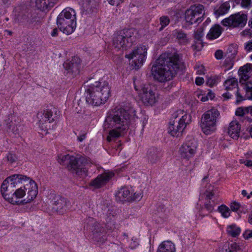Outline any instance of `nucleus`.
<instances>
[{
    "label": "nucleus",
    "instance_id": "nucleus-1",
    "mask_svg": "<svg viewBox=\"0 0 252 252\" xmlns=\"http://www.w3.org/2000/svg\"><path fill=\"white\" fill-rule=\"evenodd\" d=\"M4 198L12 204H24L31 202L38 193L34 181L22 174H13L6 178L1 186Z\"/></svg>",
    "mask_w": 252,
    "mask_h": 252
},
{
    "label": "nucleus",
    "instance_id": "nucleus-2",
    "mask_svg": "<svg viewBox=\"0 0 252 252\" xmlns=\"http://www.w3.org/2000/svg\"><path fill=\"white\" fill-rule=\"evenodd\" d=\"M137 117L135 110L132 107H121L107 114L104 122L105 127L112 128L107 139L111 142L124 134Z\"/></svg>",
    "mask_w": 252,
    "mask_h": 252
},
{
    "label": "nucleus",
    "instance_id": "nucleus-3",
    "mask_svg": "<svg viewBox=\"0 0 252 252\" xmlns=\"http://www.w3.org/2000/svg\"><path fill=\"white\" fill-rule=\"evenodd\" d=\"M182 63L176 54L164 53L156 60L151 68V74L154 79L159 82L171 80Z\"/></svg>",
    "mask_w": 252,
    "mask_h": 252
},
{
    "label": "nucleus",
    "instance_id": "nucleus-4",
    "mask_svg": "<svg viewBox=\"0 0 252 252\" xmlns=\"http://www.w3.org/2000/svg\"><path fill=\"white\" fill-rule=\"evenodd\" d=\"M111 86L102 79L94 82L86 90V102L94 106L105 103L111 95Z\"/></svg>",
    "mask_w": 252,
    "mask_h": 252
},
{
    "label": "nucleus",
    "instance_id": "nucleus-5",
    "mask_svg": "<svg viewBox=\"0 0 252 252\" xmlns=\"http://www.w3.org/2000/svg\"><path fill=\"white\" fill-rule=\"evenodd\" d=\"M57 24L59 30L63 33L69 35L76 28V13L70 7L64 8L57 18Z\"/></svg>",
    "mask_w": 252,
    "mask_h": 252
},
{
    "label": "nucleus",
    "instance_id": "nucleus-6",
    "mask_svg": "<svg viewBox=\"0 0 252 252\" xmlns=\"http://www.w3.org/2000/svg\"><path fill=\"white\" fill-rule=\"evenodd\" d=\"M62 161L63 163L66 161L69 170L82 177L87 176L88 167L92 163L89 159L85 157L76 158L69 155L63 156Z\"/></svg>",
    "mask_w": 252,
    "mask_h": 252
},
{
    "label": "nucleus",
    "instance_id": "nucleus-7",
    "mask_svg": "<svg viewBox=\"0 0 252 252\" xmlns=\"http://www.w3.org/2000/svg\"><path fill=\"white\" fill-rule=\"evenodd\" d=\"M174 119L169 122L168 133L173 137H180L191 122V117L183 110H179L173 115Z\"/></svg>",
    "mask_w": 252,
    "mask_h": 252
},
{
    "label": "nucleus",
    "instance_id": "nucleus-8",
    "mask_svg": "<svg viewBox=\"0 0 252 252\" xmlns=\"http://www.w3.org/2000/svg\"><path fill=\"white\" fill-rule=\"evenodd\" d=\"M135 39L134 30H124L114 34L113 46L117 49L126 50L132 46Z\"/></svg>",
    "mask_w": 252,
    "mask_h": 252
},
{
    "label": "nucleus",
    "instance_id": "nucleus-9",
    "mask_svg": "<svg viewBox=\"0 0 252 252\" xmlns=\"http://www.w3.org/2000/svg\"><path fill=\"white\" fill-rule=\"evenodd\" d=\"M220 115L219 111L215 108L208 110L202 115L200 125L204 134H211L216 130Z\"/></svg>",
    "mask_w": 252,
    "mask_h": 252
},
{
    "label": "nucleus",
    "instance_id": "nucleus-10",
    "mask_svg": "<svg viewBox=\"0 0 252 252\" xmlns=\"http://www.w3.org/2000/svg\"><path fill=\"white\" fill-rule=\"evenodd\" d=\"M207 179L208 176H205L202 180V186H205V189H202L200 193L204 196L206 200L205 208L208 212H210L213 210L214 207L217 203L218 195L214 187L207 183Z\"/></svg>",
    "mask_w": 252,
    "mask_h": 252
},
{
    "label": "nucleus",
    "instance_id": "nucleus-11",
    "mask_svg": "<svg viewBox=\"0 0 252 252\" xmlns=\"http://www.w3.org/2000/svg\"><path fill=\"white\" fill-rule=\"evenodd\" d=\"M147 55V47L145 45L136 47L131 53L126 54L125 58L132 60L131 65L135 69H139L145 62Z\"/></svg>",
    "mask_w": 252,
    "mask_h": 252
},
{
    "label": "nucleus",
    "instance_id": "nucleus-12",
    "mask_svg": "<svg viewBox=\"0 0 252 252\" xmlns=\"http://www.w3.org/2000/svg\"><path fill=\"white\" fill-rule=\"evenodd\" d=\"M197 147V143L195 139L187 138L179 149V154L181 158L186 161H189L196 154Z\"/></svg>",
    "mask_w": 252,
    "mask_h": 252
},
{
    "label": "nucleus",
    "instance_id": "nucleus-13",
    "mask_svg": "<svg viewBox=\"0 0 252 252\" xmlns=\"http://www.w3.org/2000/svg\"><path fill=\"white\" fill-rule=\"evenodd\" d=\"M139 96L146 106H152L158 100V95L156 89L151 85H144L139 93Z\"/></svg>",
    "mask_w": 252,
    "mask_h": 252
},
{
    "label": "nucleus",
    "instance_id": "nucleus-14",
    "mask_svg": "<svg viewBox=\"0 0 252 252\" xmlns=\"http://www.w3.org/2000/svg\"><path fill=\"white\" fill-rule=\"evenodd\" d=\"M204 13L203 5L200 4L192 5L185 12V20L189 25L197 22L200 23L202 21V18Z\"/></svg>",
    "mask_w": 252,
    "mask_h": 252
},
{
    "label": "nucleus",
    "instance_id": "nucleus-15",
    "mask_svg": "<svg viewBox=\"0 0 252 252\" xmlns=\"http://www.w3.org/2000/svg\"><path fill=\"white\" fill-rule=\"evenodd\" d=\"M247 20L248 16L247 14L238 12L224 19L221 23L225 27L233 28H243L246 25Z\"/></svg>",
    "mask_w": 252,
    "mask_h": 252
},
{
    "label": "nucleus",
    "instance_id": "nucleus-16",
    "mask_svg": "<svg viewBox=\"0 0 252 252\" xmlns=\"http://www.w3.org/2000/svg\"><path fill=\"white\" fill-rule=\"evenodd\" d=\"M92 239L98 245L104 243L107 240L106 231L103 226L99 222H95L91 228Z\"/></svg>",
    "mask_w": 252,
    "mask_h": 252
},
{
    "label": "nucleus",
    "instance_id": "nucleus-17",
    "mask_svg": "<svg viewBox=\"0 0 252 252\" xmlns=\"http://www.w3.org/2000/svg\"><path fill=\"white\" fill-rule=\"evenodd\" d=\"M114 176L112 172H105L98 175L95 179L92 181L90 186L94 188H100L105 185Z\"/></svg>",
    "mask_w": 252,
    "mask_h": 252
},
{
    "label": "nucleus",
    "instance_id": "nucleus-18",
    "mask_svg": "<svg viewBox=\"0 0 252 252\" xmlns=\"http://www.w3.org/2000/svg\"><path fill=\"white\" fill-rule=\"evenodd\" d=\"M80 59L78 57H73L70 60H67L63 63L65 69L68 73L78 74L80 71Z\"/></svg>",
    "mask_w": 252,
    "mask_h": 252
},
{
    "label": "nucleus",
    "instance_id": "nucleus-19",
    "mask_svg": "<svg viewBox=\"0 0 252 252\" xmlns=\"http://www.w3.org/2000/svg\"><path fill=\"white\" fill-rule=\"evenodd\" d=\"M133 190L131 188L123 187L115 193L116 199L117 201L124 202L131 201Z\"/></svg>",
    "mask_w": 252,
    "mask_h": 252
},
{
    "label": "nucleus",
    "instance_id": "nucleus-20",
    "mask_svg": "<svg viewBox=\"0 0 252 252\" xmlns=\"http://www.w3.org/2000/svg\"><path fill=\"white\" fill-rule=\"evenodd\" d=\"M69 203L66 198L59 195H55L53 203V209L59 213H63L66 211Z\"/></svg>",
    "mask_w": 252,
    "mask_h": 252
},
{
    "label": "nucleus",
    "instance_id": "nucleus-21",
    "mask_svg": "<svg viewBox=\"0 0 252 252\" xmlns=\"http://www.w3.org/2000/svg\"><path fill=\"white\" fill-rule=\"evenodd\" d=\"M238 85L237 79L235 78H231L226 80L224 83V86L227 92L223 93L222 94V96L226 100L231 98L232 95L228 92V91L233 90H236V91L238 89Z\"/></svg>",
    "mask_w": 252,
    "mask_h": 252
},
{
    "label": "nucleus",
    "instance_id": "nucleus-22",
    "mask_svg": "<svg viewBox=\"0 0 252 252\" xmlns=\"http://www.w3.org/2000/svg\"><path fill=\"white\" fill-rule=\"evenodd\" d=\"M99 1L100 0H82V9L87 13L95 12L98 7Z\"/></svg>",
    "mask_w": 252,
    "mask_h": 252
},
{
    "label": "nucleus",
    "instance_id": "nucleus-23",
    "mask_svg": "<svg viewBox=\"0 0 252 252\" xmlns=\"http://www.w3.org/2000/svg\"><path fill=\"white\" fill-rule=\"evenodd\" d=\"M241 126L237 121H232L229 125L227 129L228 135L233 139H238L240 136Z\"/></svg>",
    "mask_w": 252,
    "mask_h": 252
},
{
    "label": "nucleus",
    "instance_id": "nucleus-24",
    "mask_svg": "<svg viewBox=\"0 0 252 252\" xmlns=\"http://www.w3.org/2000/svg\"><path fill=\"white\" fill-rule=\"evenodd\" d=\"M162 157V154L156 148L152 147L149 149L147 158L149 162L152 164L156 163Z\"/></svg>",
    "mask_w": 252,
    "mask_h": 252
},
{
    "label": "nucleus",
    "instance_id": "nucleus-25",
    "mask_svg": "<svg viewBox=\"0 0 252 252\" xmlns=\"http://www.w3.org/2000/svg\"><path fill=\"white\" fill-rule=\"evenodd\" d=\"M57 0H35V4L36 7L42 10H48L53 7Z\"/></svg>",
    "mask_w": 252,
    "mask_h": 252
},
{
    "label": "nucleus",
    "instance_id": "nucleus-26",
    "mask_svg": "<svg viewBox=\"0 0 252 252\" xmlns=\"http://www.w3.org/2000/svg\"><path fill=\"white\" fill-rule=\"evenodd\" d=\"M252 72V70L250 64H247L241 67L238 71L239 75L240 76V81H246L248 80Z\"/></svg>",
    "mask_w": 252,
    "mask_h": 252
},
{
    "label": "nucleus",
    "instance_id": "nucleus-27",
    "mask_svg": "<svg viewBox=\"0 0 252 252\" xmlns=\"http://www.w3.org/2000/svg\"><path fill=\"white\" fill-rule=\"evenodd\" d=\"M175 245L170 241L162 242L158 246L157 252H175Z\"/></svg>",
    "mask_w": 252,
    "mask_h": 252
},
{
    "label": "nucleus",
    "instance_id": "nucleus-28",
    "mask_svg": "<svg viewBox=\"0 0 252 252\" xmlns=\"http://www.w3.org/2000/svg\"><path fill=\"white\" fill-rule=\"evenodd\" d=\"M222 32V28L219 25H215L210 30L207 35L209 39L213 40L218 38Z\"/></svg>",
    "mask_w": 252,
    "mask_h": 252
},
{
    "label": "nucleus",
    "instance_id": "nucleus-29",
    "mask_svg": "<svg viewBox=\"0 0 252 252\" xmlns=\"http://www.w3.org/2000/svg\"><path fill=\"white\" fill-rule=\"evenodd\" d=\"M173 35L176 37L179 42L182 44H186L188 40L186 34L180 30H175L173 32Z\"/></svg>",
    "mask_w": 252,
    "mask_h": 252
},
{
    "label": "nucleus",
    "instance_id": "nucleus-30",
    "mask_svg": "<svg viewBox=\"0 0 252 252\" xmlns=\"http://www.w3.org/2000/svg\"><path fill=\"white\" fill-rule=\"evenodd\" d=\"M116 215V213L115 212L113 211L112 210L109 209L107 214V224L106 225V227L108 229H111L113 227V226L114 225V218Z\"/></svg>",
    "mask_w": 252,
    "mask_h": 252
},
{
    "label": "nucleus",
    "instance_id": "nucleus-31",
    "mask_svg": "<svg viewBox=\"0 0 252 252\" xmlns=\"http://www.w3.org/2000/svg\"><path fill=\"white\" fill-rule=\"evenodd\" d=\"M226 231L229 235L235 237L240 234L241 229L236 225L232 224L227 226Z\"/></svg>",
    "mask_w": 252,
    "mask_h": 252
},
{
    "label": "nucleus",
    "instance_id": "nucleus-32",
    "mask_svg": "<svg viewBox=\"0 0 252 252\" xmlns=\"http://www.w3.org/2000/svg\"><path fill=\"white\" fill-rule=\"evenodd\" d=\"M218 211L221 214L222 217L224 218H228L231 214L230 209L225 205H221L218 208Z\"/></svg>",
    "mask_w": 252,
    "mask_h": 252
},
{
    "label": "nucleus",
    "instance_id": "nucleus-33",
    "mask_svg": "<svg viewBox=\"0 0 252 252\" xmlns=\"http://www.w3.org/2000/svg\"><path fill=\"white\" fill-rule=\"evenodd\" d=\"M52 112L50 110H46L44 111V113L41 115L40 119L42 120H44V122L47 123L48 121V123H50L53 121H54V119L52 118Z\"/></svg>",
    "mask_w": 252,
    "mask_h": 252
},
{
    "label": "nucleus",
    "instance_id": "nucleus-34",
    "mask_svg": "<svg viewBox=\"0 0 252 252\" xmlns=\"http://www.w3.org/2000/svg\"><path fill=\"white\" fill-rule=\"evenodd\" d=\"M236 115L244 117L245 119L249 121V116H248L247 107H240L238 108L235 111Z\"/></svg>",
    "mask_w": 252,
    "mask_h": 252
},
{
    "label": "nucleus",
    "instance_id": "nucleus-35",
    "mask_svg": "<svg viewBox=\"0 0 252 252\" xmlns=\"http://www.w3.org/2000/svg\"><path fill=\"white\" fill-rule=\"evenodd\" d=\"M230 6L228 1H226L222 3L217 10L219 15H222L228 12L230 9Z\"/></svg>",
    "mask_w": 252,
    "mask_h": 252
},
{
    "label": "nucleus",
    "instance_id": "nucleus-36",
    "mask_svg": "<svg viewBox=\"0 0 252 252\" xmlns=\"http://www.w3.org/2000/svg\"><path fill=\"white\" fill-rule=\"evenodd\" d=\"M220 81V77L214 75L209 77L206 81V84L211 87L216 86Z\"/></svg>",
    "mask_w": 252,
    "mask_h": 252
},
{
    "label": "nucleus",
    "instance_id": "nucleus-37",
    "mask_svg": "<svg viewBox=\"0 0 252 252\" xmlns=\"http://www.w3.org/2000/svg\"><path fill=\"white\" fill-rule=\"evenodd\" d=\"M159 25L160 27L158 30L161 31L165 27L170 23V19L167 16H162L159 18Z\"/></svg>",
    "mask_w": 252,
    "mask_h": 252
},
{
    "label": "nucleus",
    "instance_id": "nucleus-38",
    "mask_svg": "<svg viewBox=\"0 0 252 252\" xmlns=\"http://www.w3.org/2000/svg\"><path fill=\"white\" fill-rule=\"evenodd\" d=\"M225 252H242V250L238 244L232 243L228 247V249L225 250Z\"/></svg>",
    "mask_w": 252,
    "mask_h": 252
},
{
    "label": "nucleus",
    "instance_id": "nucleus-39",
    "mask_svg": "<svg viewBox=\"0 0 252 252\" xmlns=\"http://www.w3.org/2000/svg\"><path fill=\"white\" fill-rule=\"evenodd\" d=\"M48 123H46L44 122V120H42L40 119L38 122V126L39 129L44 132V134L46 135L48 132ZM44 134V133H42Z\"/></svg>",
    "mask_w": 252,
    "mask_h": 252
},
{
    "label": "nucleus",
    "instance_id": "nucleus-40",
    "mask_svg": "<svg viewBox=\"0 0 252 252\" xmlns=\"http://www.w3.org/2000/svg\"><path fill=\"white\" fill-rule=\"evenodd\" d=\"M203 47L202 40H196L194 42V44L192 45V47L193 50L197 51H200Z\"/></svg>",
    "mask_w": 252,
    "mask_h": 252
},
{
    "label": "nucleus",
    "instance_id": "nucleus-41",
    "mask_svg": "<svg viewBox=\"0 0 252 252\" xmlns=\"http://www.w3.org/2000/svg\"><path fill=\"white\" fill-rule=\"evenodd\" d=\"M223 65L226 67V70H229L233 67V61L229 58H227L224 61Z\"/></svg>",
    "mask_w": 252,
    "mask_h": 252
},
{
    "label": "nucleus",
    "instance_id": "nucleus-42",
    "mask_svg": "<svg viewBox=\"0 0 252 252\" xmlns=\"http://www.w3.org/2000/svg\"><path fill=\"white\" fill-rule=\"evenodd\" d=\"M143 196V194L141 192H136L132 194L131 201H139L140 200Z\"/></svg>",
    "mask_w": 252,
    "mask_h": 252
},
{
    "label": "nucleus",
    "instance_id": "nucleus-43",
    "mask_svg": "<svg viewBox=\"0 0 252 252\" xmlns=\"http://www.w3.org/2000/svg\"><path fill=\"white\" fill-rule=\"evenodd\" d=\"M139 245L138 240L136 238L133 237L131 238V242L129 244V248L131 249H136Z\"/></svg>",
    "mask_w": 252,
    "mask_h": 252
},
{
    "label": "nucleus",
    "instance_id": "nucleus-44",
    "mask_svg": "<svg viewBox=\"0 0 252 252\" xmlns=\"http://www.w3.org/2000/svg\"><path fill=\"white\" fill-rule=\"evenodd\" d=\"M236 103L237 104H239L243 100H244L245 99H247V98H246L245 96H243L239 93L238 89L236 91Z\"/></svg>",
    "mask_w": 252,
    "mask_h": 252
},
{
    "label": "nucleus",
    "instance_id": "nucleus-45",
    "mask_svg": "<svg viewBox=\"0 0 252 252\" xmlns=\"http://www.w3.org/2000/svg\"><path fill=\"white\" fill-rule=\"evenodd\" d=\"M203 35V31L202 29H197L194 32V38L195 40H202L201 38Z\"/></svg>",
    "mask_w": 252,
    "mask_h": 252
},
{
    "label": "nucleus",
    "instance_id": "nucleus-46",
    "mask_svg": "<svg viewBox=\"0 0 252 252\" xmlns=\"http://www.w3.org/2000/svg\"><path fill=\"white\" fill-rule=\"evenodd\" d=\"M252 0H242L241 5L243 8H249L251 7Z\"/></svg>",
    "mask_w": 252,
    "mask_h": 252
},
{
    "label": "nucleus",
    "instance_id": "nucleus-47",
    "mask_svg": "<svg viewBox=\"0 0 252 252\" xmlns=\"http://www.w3.org/2000/svg\"><path fill=\"white\" fill-rule=\"evenodd\" d=\"M245 97L247 99H252V88H246Z\"/></svg>",
    "mask_w": 252,
    "mask_h": 252
},
{
    "label": "nucleus",
    "instance_id": "nucleus-48",
    "mask_svg": "<svg viewBox=\"0 0 252 252\" xmlns=\"http://www.w3.org/2000/svg\"><path fill=\"white\" fill-rule=\"evenodd\" d=\"M230 208L232 211L235 212L238 210L240 207V204L236 202H233L230 205Z\"/></svg>",
    "mask_w": 252,
    "mask_h": 252
},
{
    "label": "nucleus",
    "instance_id": "nucleus-49",
    "mask_svg": "<svg viewBox=\"0 0 252 252\" xmlns=\"http://www.w3.org/2000/svg\"><path fill=\"white\" fill-rule=\"evenodd\" d=\"M243 237L246 240L252 239V230H246L243 233Z\"/></svg>",
    "mask_w": 252,
    "mask_h": 252
},
{
    "label": "nucleus",
    "instance_id": "nucleus-50",
    "mask_svg": "<svg viewBox=\"0 0 252 252\" xmlns=\"http://www.w3.org/2000/svg\"><path fill=\"white\" fill-rule=\"evenodd\" d=\"M7 160L11 163L15 162L17 159V157L15 154L8 153L7 155Z\"/></svg>",
    "mask_w": 252,
    "mask_h": 252
},
{
    "label": "nucleus",
    "instance_id": "nucleus-51",
    "mask_svg": "<svg viewBox=\"0 0 252 252\" xmlns=\"http://www.w3.org/2000/svg\"><path fill=\"white\" fill-rule=\"evenodd\" d=\"M245 49L247 52L252 51V41H249L245 43Z\"/></svg>",
    "mask_w": 252,
    "mask_h": 252
},
{
    "label": "nucleus",
    "instance_id": "nucleus-52",
    "mask_svg": "<svg viewBox=\"0 0 252 252\" xmlns=\"http://www.w3.org/2000/svg\"><path fill=\"white\" fill-rule=\"evenodd\" d=\"M107 1L112 5H118L122 3L124 0H107Z\"/></svg>",
    "mask_w": 252,
    "mask_h": 252
},
{
    "label": "nucleus",
    "instance_id": "nucleus-53",
    "mask_svg": "<svg viewBox=\"0 0 252 252\" xmlns=\"http://www.w3.org/2000/svg\"><path fill=\"white\" fill-rule=\"evenodd\" d=\"M240 162L241 163H244L248 167H252V160H251L240 159Z\"/></svg>",
    "mask_w": 252,
    "mask_h": 252
},
{
    "label": "nucleus",
    "instance_id": "nucleus-54",
    "mask_svg": "<svg viewBox=\"0 0 252 252\" xmlns=\"http://www.w3.org/2000/svg\"><path fill=\"white\" fill-rule=\"evenodd\" d=\"M196 69V73L198 74H204L205 73V68L203 65L198 66L197 67H195Z\"/></svg>",
    "mask_w": 252,
    "mask_h": 252
},
{
    "label": "nucleus",
    "instance_id": "nucleus-55",
    "mask_svg": "<svg viewBox=\"0 0 252 252\" xmlns=\"http://www.w3.org/2000/svg\"><path fill=\"white\" fill-rule=\"evenodd\" d=\"M215 58L217 60L221 59L223 57V52L220 50H218L215 53Z\"/></svg>",
    "mask_w": 252,
    "mask_h": 252
},
{
    "label": "nucleus",
    "instance_id": "nucleus-56",
    "mask_svg": "<svg viewBox=\"0 0 252 252\" xmlns=\"http://www.w3.org/2000/svg\"><path fill=\"white\" fill-rule=\"evenodd\" d=\"M86 132L84 131L82 133L78 135L77 138V140L80 142H82L84 141L86 138Z\"/></svg>",
    "mask_w": 252,
    "mask_h": 252
},
{
    "label": "nucleus",
    "instance_id": "nucleus-57",
    "mask_svg": "<svg viewBox=\"0 0 252 252\" xmlns=\"http://www.w3.org/2000/svg\"><path fill=\"white\" fill-rule=\"evenodd\" d=\"M204 83V79L202 77H197L195 79V83L197 85H201Z\"/></svg>",
    "mask_w": 252,
    "mask_h": 252
},
{
    "label": "nucleus",
    "instance_id": "nucleus-58",
    "mask_svg": "<svg viewBox=\"0 0 252 252\" xmlns=\"http://www.w3.org/2000/svg\"><path fill=\"white\" fill-rule=\"evenodd\" d=\"M206 95L208 96V98L210 99H212L215 97L214 94L211 91H209Z\"/></svg>",
    "mask_w": 252,
    "mask_h": 252
},
{
    "label": "nucleus",
    "instance_id": "nucleus-59",
    "mask_svg": "<svg viewBox=\"0 0 252 252\" xmlns=\"http://www.w3.org/2000/svg\"><path fill=\"white\" fill-rule=\"evenodd\" d=\"M199 97L200 98V100L203 102H205L209 99L208 98V96L205 95L204 94H202V95L199 96Z\"/></svg>",
    "mask_w": 252,
    "mask_h": 252
},
{
    "label": "nucleus",
    "instance_id": "nucleus-60",
    "mask_svg": "<svg viewBox=\"0 0 252 252\" xmlns=\"http://www.w3.org/2000/svg\"><path fill=\"white\" fill-rule=\"evenodd\" d=\"M58 33V29L55 28L52 31L51 34L52 36L55 37V36H57Z\"/></svg>",
    "mask_w": 252,
    "mask_h": 252
},
{
    "label": "nucleus",
    "instance_id": "nucleus-61",
    "mask_svg": "<svg viewBox=\"0 0 252 252\" xmlns=\"http://www.w3.org/2000/svg\"><path fill=\"white\" fill-rule=\"evenodd\" d=\"M248 116H252V106H249L247 107ZM250 118H249V120Z\"/></svg>",
    "mask_w": 252,
    "mask_h": 252
},
{
    "label": "nucleus",
    "instance_id": "nucleus-62",
    "mask_svg": "<svg viewBox=\"0 0 252 252\" xmlns=\"http://www.w3.org/2000/svg\"><path fill=\"white\" fill-rule=\"evenodd\" d=\"M242 194L244 196H247V198H248V199L251 198L250 195L248 194L247 191L246 190H243L242 191Z\"/></svg>",
    "mask_w": 252,
    "mask_h": 252
},
{
    "label": "nucleus",
    "instance_id": "nucleus-63",
    "mask_svg": "<svg viewBox=\"0 0 252 252\" xmlns=\"http://www.w3.org/2000/svg\"><path fill=\"white\" fill-rule=\"evenodd\" d=\"M241 33L243 36H247L250 34V32L249 30H244Z\"/></svg>",
    "mask_w": 252,
    "mask_h": 252
},
{
    "label": "nucleus",
    "instance_id": "nucleus-64",
    "mask_svg": "<svg viewBox=\"0 0 252 252\" xmlns=\"http://www.w3.org/2000/svg\"><path fill=\"white\" fill-rule=\"evenodd\" d=\"M249 222L250 223L252 224V211L251 212L249 217Z\"/></svg>",
    "mask_w": 252,
    "mask_h": 252
}]
</instances>
